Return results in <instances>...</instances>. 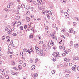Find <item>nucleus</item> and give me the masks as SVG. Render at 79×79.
Wrapping results in <instances>:
<instances>
[{
	"label": "nucleus",
	"mask_w": 79,
	"mask_h": 79,
	"mask_svg": "<svg viewBox=\"0 0 79 79\" xmlns=\"http://www.w3.org/2000/svg\"><path fill=\"white\" fill-rule=\"evenodd\" d=\"M48 14L49 15H52V12H51L50 11H49L48 12Z\"/></svg>",
	"instance_id": "473e14b6"
},
{
	"label": "nucleus",
	"mask_w": 79,
	"mask_h": 79,
	"mask_svg": "<svg viewBox=\"0 0 79 79\" xmlns=\"http://www.w3.org/2000/svg\"><path fill=\"white\" fill-rule=\"evenodd\" d=\"M2 75H5V72L3 71L2 72Z\"/></svg>",
	"instance_id": "f704fd0d"
},
{
	"label": "nucleus",
	"mask_w": 79,
	"mask_h": 79,
	"mask_svg": "<svg viewBox=\"0 0 79 79\" xmlns=\"http://www.w3.org/2000/svg\"><path fill=\"white\" fill-rule=\"evenodd\" d=\"M19 63V64H22L23 63V61L22 60H20Z\"/></svg>",
	"instance_id": "72a5a7b5"
},
{
	"label": "nucleus",
	"mask_w": 79,
	"mask_h": 79,
	"mask_svg": "<svg viewBox=\"0 0 79 79\" xmlns=\"http://www.w3.org/2000/svg\"><path fill=\"white\" fill-rule=\"evenodd\" d=\"M26 8L27 10H29L30 8V7L28 6H26Z\"/></svg>",
	"instance_id": "6ab92c4d"
},
{
	"label": "nucleus",
	"mask_w": 79,
	"mask_h": 79,
	"mask_svg": "<svg viewBox=\"0 0 79 79\" xmlns=\"http://www.w3.org/2000/svg\"><path fill=\"white\" fill-rule=\"evenodd\" d=\"M6 79H9V77L8 75H6Z\"/></svg>",
	"instance_id": "79ce46f5"
},
{
	"label": "nucleus",
	"mask_w": 79,
	"mask_h": 79,
	"mask_svg": "<svg viewBox=\"0 0 79 79\" xmlns=\"http://www.w3.org/2000/svg\"><path fill=\"white\" fill-rule=\"evenodd\" d=\"M11 73L12 75H15V72H13V71H11Z\"/></svg>",
	"instance_id": "c756f323"
},
{
	"label": "nucleus",
	"mask_w": 79,
	"mask_h": 79,
	"mask_svg": "<svg viewBox=\"0 0 79 79\" xmlns=\"http://www.w3.org/2000/svg\"><path fill=\"white\" fill-rule=\"evenodd\" d=\"M39 44H43V41H41L39 42Z\"/></svg>",
	"instance_id": "c85d7f7f"
},
{
	"label": "nucleus",
	"mask_w": 79,
	"mask_h": 79,
	"mask_svg": "<svg viewBox=\"0 0 79 79\" xmlns=\"http://www.w3.org/2000/svg\"><path fill=\"white\" fill-rule=\"evenodd\" d=\"M62 55L63 56H66V54H65V53H63L62 54Z\"/></svg>",
	"instance_id": "052dcab7"
},
{
	"label": "nucleus",
	"mask_w": 79,
	"mask_h": 79,
	"mask_svg": "<svg viewBox=\"0 0 79 79\" xmlns=\"http://www.w3.org/2000/svg\"><path fill=\"white\" fill-rule=\"evenodd\" d=\"M50 42H49L47 44V47L48 49H50L51 48V42H52V40H49Z\"/></svg>",
	"instance_id": "f03ea898"
},
{
	"label": "nucleus",
	"mask_w": 79,
	"mask_h": 79,
	"mask_svg": "<svg viewBox=\"0 0 79 79\" xmlns=\"http://www.w3.org/2000/svg\"><path fill=\"white\" fill-rule=\"evenodd\" d=\"M69 32L70 33H72L73 32V28H71L69 30Z\"/></svg>",
	"instance_id": "9d476101"
},
{
	"label": "nucleus",
	"mask_w": 79,
	"mask_h": 79,
	"mask_svg": "<svg viewBox=\"0 0 79 79\" xmlns=\"http://www.w3.org/2000/svg\"><path fill=\"white\" fill-rule=\"evenodd\" d=\"M35 68V65H33L31 68V70H33V69H34Z\"/></svg>",
	"instance_id": "6e6552de"
},
{
	"label": "nucleus",
	"mask_w": 79,
	"mask_h": 79,
	"mask_svg": "<svg viewBox=\"0 0 79 79\" xmlns=\"http://www.w3.org/2000/svg\"><path fill=\"white\" fill-rule=\"evenodd\" d=\"M30 62L31 63H33V60L32 59H31L30 61Z\"/></svg>",
	"instance_id": "37998d69"
},
{
	"label": "nucleus",
	"mask_w": 79,
	"mask_h": 79,
	"mask_svg": "<svg viewBox=\"0 0 79 79\" xmlns=\"http://www.w3.org/2000/svg\"><path fill=\"white\" fill-rule=\"evenodd\" d=\"M19 18H20V17L19 16H17L16 17V19L17 20H18V19H19Z\"/></svg>",
	"instance_id": "dca6fc26"
},
{
	"label": "nucleus",
	"mask_w": 79,
	"mask_h": 79,
	"mask_svg": "<svg viewBox=\"0 0 79 79\" xmlns=\"http://www.w3.org/2000/svg\"><path fill=\"white\" fill-rule=\"evenodd\" d=\"M31 11H33L35 12V13H36V10H34V8L33 7H31Z\"/></svg>",
	"instance_id": "0eeeda50"
},
{
	"label": "nucleus",
	"mask_w": 79,
	"mask_h": 79,
	"mask_svg": "<svg viewBox=\"0 0 79 79\" xmlns=\"http://www.w3.org/2000/svg\"><path fill=\"white\" fill-rule=\"evenodd\" d=\"M27 27V25H25L24 26V29H26Z\"/></svg>",
	"instance_id": "bf43d9fd"
},
{
	"label": "nucleus",
	"mask_w": 79,
	"mask_h": 79,
	"mask_svg": "<svg viewBox=\"0 0 79 79\" xmlns=\"http://www.w3.org/2000/svg\"><path fill=\"white\" fill-rule=\"evenodd\" d=\"M27 52L28 53H29V54H30V53H31V51L29 49H28L27 50Z\"/></svg>",
	"instance_id": "4be33fe9"
},
{
	"label": "nucleus",
	"mask_w": 79,
	"mask_h": 79,
	"mask_svg": "<svg viewBox=\"0 0 79 79\" xmlns=\"http://www.w3.org/2000/svg\"><path fill=\"white\" fill-rule=\"evenodd\" d=\"M19 13V10H17L16 11V14H18Z\"/></svg>",
	"instance_id": "774afa93"
},
{
	"label": "nucleus",
	"mask_w": 79,
	"mask_h": 79,
	"mask_svg": "<svg viewBox=\"0 0 79 79\" xmlns=\"http://www.w3.org/2000/svg\"><path fill=\"white\" fill-rule=\"evenodd\" d=\"M13 36H16V35H17V34L14 33L13 34Z\"/></svg>",
	"instance_id": "e433bc0d"
},
{
	"label": "nucleus",
	"mask_w": 79,
	"mask_h": 79,
	"mask_svg": "<svg viewBox=\"0 0 79 79\" xmlns=\"http://www.w3.org/2000/svg\"><path fill=\"white\" fill-rule=\"evenodd\" d=\"M36 53H37V54H38L39 55H40L41 53L40 51L39 50H36Z\"/></svg>",
	"instance_id": "9b49d317"
},
{
	"label": "nucleus",
	"mask_w": 79,
	"mask_h": 79,
	"mask_svg": "<svg viewBox=\"0 0 79 79\" xmlns=\"http://www.w3.org/2000/svg\"><path fill=\"white\" fill-rule=\"evenodd\" d=\"M76 24V23L75 22H73V26H75Z\"/></svg>",
	"instance_id": "338daca9"
},
{
	"label": "nucleus",
	"mask_w": 79,
	"mask_h": 79,
	"mask_svg": "<svg viewBox=\"0 0 79 79\" xmlns=\"http://www.w3.org/2000/svg\"><path fill=\"white\" fill-rule=\"evenodd\" d=\"M29 38H32H32H33V35H32V34H31L29 36Z\"/></svg>",
	"instance_id": "4468645a"
},
{
	"label": "nucleus",
	"mask_w": 79,
	"mask_h": 79,
	"mask_svg": "<svg viewBox=\"0 0 79 79\" xmlns=\"http://www.w3.org/2000/svg\"><path fill=\"white\" fill-rule=\"evenodd\" d=\"M26 18H27V20L28 22H29V21H30V18L28 17V16H27L26 17Z\"/></svg>",
	"instance_id": "1a4fd4ad"
},
{
	"label": "nucleus",
	"mask_w": 79,
	"mask_h": 79,
	"mask_svg": "<svg viewBox=\"0 0 79 79\" xmlns=\"http://www.w3.org/2000/svg\"><path fill=\"white\" fill-rule=\"evenodd\" d=\"M62 2L63 3H66V1H65V0H62Z\"/></svg>",
	"instance_id": "cd10ccee"
},
{
	"label": "nucleus",
	"mask_w": 79,
	"mask_h": 79,
	"mask_svg": "<svg viewBox=\"0 0 79 79\" xmlns=\"http://www.w3.org/2000/svg\"><path fill=\"white\" fill-rule=\"evenodd\" d=\"M23 52H27V49H24Z\"/></svg>",
	"instance_id": "6e6d98bb"
},
{
	"label": "nucleus",
	"mask_w": 79,
	"mask_h": 79,
	"mask_svg": "<svg viewBox=\"0 0 79 79\" xmlns=\"http://www.w3.org/2000/svg\"><path fill=\"white\" fill-rule=\"evenodd\" d=\"M40 51V54L41 55H44V51L43 49L41 50V49H39Z\"/></svg>",
	"instance_id": "39448f33"
},
{
	"label": "nucleus",
	"mask_w": 79,
	"mask_h": 79,
	"mask_svg": "<svg viewBox=\"0 0 79 79\" xmlns=\"http://www.w3.org/2000/svg\"><path fill=\"white\" fill-rule=\"evenodd\" d=\"M28 2H29V3H31L32 2V0H28Z\"/></svg>",
	"instance_id": "864d4df0"
},
{
	"label": "nucleus",
	"mask_w": 79,
	"mask_h": 79,
	"mask_svg": "<svg viewBox=\"0 0 79 79\" xmlns=\"http://www.w3.org/2000/svg\"><path fill=\"white\" fill-rule=\"evenodd\" d=\"M26 15H30V12L29 11H28L26 13Z\"/></svg>",
	"instance_id": "5701e85b"
},
{
	"label": "nucleus",
	"mask_w": 79,
	"mask_h": 79,
	"mask_svg": "<svg viewBox=\"0 0 79 79\" xmlns=\"http://www.w3.org/2000/svg\"><path fill=\"white\" fill-rule=\"evenodd\" d=\"M18 68L19 69H22V67L21 65H19Z\"/></svg>",
	"instance_id": "412c9836"
},
{
	"label": "nucleus",
	"mask_w": 79,
	"mask_h": 79,
	"mask_svg": "<svg viewBox=\"0 0 79 79\" xmlns=\"http://www.w3.org/2000/svg\"><path fill=\"white\" fill-rule=\"evenodd\" d=\"M21 6L23 8H25V5L22 4H21Z\"/></svg>",
	"instance_id": "2eb2a0df"
},
{
	"label": "nucleus",
	"mask_w": 79,
	"mask_h": 79,
	"mask_svg": "<svg viewBox=\"0 0 79 79\" xmlns=\"http://www.w3.org/2000/svg\"><path fill=\"white\" fill-rule=\"evenodd\" d=\"M38 38L39 39H41V36H38Z\"/></svg>",
	"instance_id": "13d9d810"
},
{
	"label": "nucleus",
	"mask_w": 79,
	"mask_h": 79,
	"mask_svg": "<svg viewBox=\"0 0 79 79\" xmlns=\"http://www.w3.org/2000/svg\"><path fill=\"white\" fill-rule=\"evenodd\" d=\"M8 34H11V31H9L8 32Z\"/></svg>",
	"instance_id": "680f3d73"
},
{
	"label": "nucleus",
	"mask_w": 79,
	"mask_h": 79,
	"mask_svg": "<svg viewBox=\"0 0 79 79\" xmlns=\"http://www.w3.org/2000/svg\"><path fill=\"white\" fill-rule=\"evenodd\" d=\"M52 26L54 28H55L56 27V24H54L52 25Z\"/></svg>",
	"instance_id": "b1692460"
},
{
	"label": "nucleus",
	"mask_w": 79,
	"mask_h": 79,
	"mask_svg": "<svg viewBox=\"0 0 79 79\" xmlns=\"http://www.w3.org/2000/svg\"><path fill=\"white\" fill-rule=\"evenodd\" d=\"M30 17L31 18H34V16L33 15H30Z\"/></svg>",
	"instance_id": "2f4dec72"
},
{
	"label": "nucleus",
	"mask_w": 79,
	"mask_h": 79,
	"mask_svg": "<svg viewBox=\"0 0 79 79\" xmlns=\"http://www.w3.org/2000/svg\"><path fill=\"white\" fill-rule=\"evenodd\" d=\"M14 69H15V70H16V71H17L18 69L16 68V67H14L13 68Z\"/></svg>",
	"instance_id": "4c0bfd02"
},
{
	"label": "nucleus",
	"mask_w": 79,
	"mask_h": 79,
	"mask_svg": "<svg viewBox=\"0 0 79 79\" xmlns=\"http://www.w3.org/2000/svg\"><path fill=\"white\" fill-rule=\"evenodd\" d=\"M14 31V29L13 28H11L10 30L9 31H10V32H13Z\"/></svg>",
	"instance_id": "f3484780"
},
{
	"label": "nucleus",
	"mask_w": 79,
	"mask_h": 79,
	"mask_svg": "<svg viewBox=\"0 0 79 79\" xmlns=\"http://www.w3.org/2000/svg\"><path fill=\"white\" fill-rule=\"evenodd\" d=\"M12 24L13 25V26H16L17 24H18V22L17 21H15L14 22L12 23Z\"/></svg>",
	"instance_id": "7ed1b4c3"
},
{
	"label": "nucleus",
	"mask_w": 79,
	"mask_h": 79,
	"mask_svg": "<svg viewBox=\"0 0 79 79\" xmlns=\"http://www.w3.org/2000/svg\"><path fill=\"white\" fill-rule=\"evenodd\" d=\"M55 73V71L53 70H52L51 71V73H52V74H54Z\"/></svg>",
	"instance_id": "a211bd4d"
},
{
	"label": "nucleus",
	"mask_w": 79,
	"mask_h": 79,
	"mask_svg": "<svg viewBox=\"0 0 79 79\" xmlns=\"http://www.w3.org/2000/svg\"><path fill=\"white\" fill-rule=\"evenodd\" d=\"M64 52L66 54H68V51L67 50H65L64 51Z\"/></svg>",
	"instance_id": "7c9ffc66"
},
{
	"label": "nucleus",
	"mask_w": 79,
	"mask_h": 79,
	"mask_svg": "<svg viewBox=\"0 0 79 79\" xmlns=\"http://www.w3.org/2000/svg\"><path fill=\"white\" fill-rule=\"evenodd\" d=\"M78 47V44H76L74 45V47H75V48H77Z\"/></svg>",
	"instance_id": "ddd939ff"
},
{
	"label": "nucleus",
	"mask_w": 79,
	"mask_h": 79,
	"mask_svg": "<svg viewBox=\"0 0 79 79\" xmlns=\"http://www.w3.org/2000/svg\"><path fill=\"white\" fill-rule=\"evenodd\" d=\"M42 13H43L44 15L45 14V11H44V10H42Z\"/></svg>",
	"instance_id": "0e129e2a"
},
{
	"label": "nucleus",
	"mask_w": 79,
	"mask_h": 79,
	"mask_svg": "<svg viewBox=\"0 0 79 79\" xmlns=\"http://www.w3.org/2000/svg\"><path fill=\"white\" fill-rule=\"evenodd\" d=\"M30 50L31 51V52H33V53L34 52V50H33V49H32V48L31 49H30Z\"/></svg>",
	"instance_id": "58836bf2"
},
{
	"label": "nucleus",
	"mask_w": 79,
	"mask_h": 79,
	"mask_svg": "<svg viewBox=\"0 0 79 79\" xmlns=\"http://www.w3.org/2000/svg\"><path fill=\"white\" fill-rule=\"evenodd\" d=\"M33 77H37V76H38V74L37 73H35L32 76Z\"/></svg>",
	"instance_id": "20e7f679"
},
{
	"label": "nucleus",
	"mask_w": 79,
	"mask_h": 79,
	"mask_svg": "<svg viewBox=\"0 0 79 79\" xmlns=\"http://www.w3.org/2000/svg\"><path fill=\"white\" fill-rule=\"evenodd\" d=\"M45 29L46 30H48V29H49V28L48 27V26H46L45 27Z\"/></svg>",
	"instance_id": "a878e982"
},
{
	"label": "nucleus",
	"mask_w": 79,
	"mask_h": 79,
	"mask_svg": "<svg viewBox=\"0 0 79 79\" xmlns=\"http://www.w3.org/2000/svg\"><path fill=\"white\" fill-rule=\"evenodd\" d=\"M47 18H48V19H50V16H49V15H47Z\"/></svg>",
	"instance_id": "603ef678"
},
{
	"label": "nucleus",
	"mask_w": 79,
	"mask_h": 79,
	"mask_svg": "<svg viewBox=\"0 0 79 79\" xmlns=\"http://www.w3.org/2000/svg\"><path fill=\"white\" fill-rule=\"evenodd\" d=\"M35 63H37V62L38 61V59H36L35 60Z\"/></svg>",
	"instance_id": "c03bdc74"
},
{
	"label": "nucleus",
	"mask_w": 79,
	"mask_h": 79,
	"mask_svg": "<svg viewBox=\"0 0 79 79\" xmlns=\"http://www.w3.org/2000/svg\"><path fill=\"white\" fill-rule=\"evenodd\" d=\"M66 76L67 77H69V75L67 74L66 75Z\"/></svg>",
	"instance_id": "3c124183"
},
{
	"label": "nucleus",
	"mask_w": 79,
	"mask_h": 79,
	"mask_svg": "<svg viewBox=\"0 0 79 79\" xmlns=\"http://www.w3.org/2000/svg\"><path fill=\"white\" fill-rule=\"evenodd\" d=\"M38 9L39 10H42V6H38Z\"/></svg>",
	"instance_id": "393cba45"
},
{
	"label": "nucleus",
	"mask_w": 79,
	"mask_h": 79,
	"mask_svg": "<svg viewBox=\"0 0 79 79\" xmlns=\"http://www.w3.org/2000/svg\"><path fill=\"white\" fill-rule=\"evenodd\" d=\"M65 15L66 16V17H67L68 18L69 17V15H68V13L66 12L65 13Z\"/></svg>",
	"instance_id": "423d86ee"
},
{
	"label": "nucleus",
	"mask_w": 79,
	"mask_h": 79,
	"mask_svg": "<svg viewBox=\"0 0 79 79\" xmlns=\"http://www.w3.org/2000/svg\"><path fill=\"white\" fill-rule=\"evenodd\" d=\"M64 31H65V29H63V30H62V32H63Z\"/></svg>",
	"instance_id": "e2e57ef3"
},
{
	"label": "nucleus",
	"mask_w": 79,
	"mask_h": 79,
	"mask_svg": "<svg viewBox=\"0 0 79 79\" xmlns=\"http://www.w3.org/2000/svg\"><path fill=\"white\" fill-rule=\"evenodd\" d=\"M17 24H18L19 26H20L21 25V22L20 21H18Z\"/></svg>",
	"instance_id": "aec40b11"
},
{
	"label": "nucleus",
	"mask_w": 79,
	"mask_h": 79,
	"mask_svg": "<svg viewBox=\"0 0 79 79\" xmlns=\"http://www.w3.org/2000/svg\"><path fill=\"white\" fill-rule=\"evenodd\" d=\"M20 55L21 56H23V52H20Z\"/></svg>",
	"instance_id": "bb28decb"
},
{
	"label": "nucleus",
	"mask_w": 79,
	"mask_h": 79,
	"mask_svg": "<svg viewBox=\"0 0 79 79\" xmlns=\"http://www.w3.org/2000/svg\"><path fill=\"white\" fill-rule=\"evenodd\" d=\"M3 71H4V69H0V71H1V72H2Z\"/></svg>",
	"instance_id": "49530a36"
},
{
	"label": "nucleus",
	"mask_w": 79,
	"mask_h": 79,
	"mask_svg": "<svg viewBox=\"0 0 79 79\" xmlns=\"http://www.w3.org/2000/svg\"><path fill=\"white\" fill-rule=\"evenodd\" d=\"M5 39V36H3L2 38V40H4V39Z\"/></svg>",
	"instance_id": "8fccbe9b"
},
{
	"label": "nucleus",
	"mask_w": 79,
	"mask_h": 79,
	"mask_svg": "<svg viewBox=\"0 0 79 79\" xmlns=\"http://www.w3.org/2000/svg\"><path fill=\"white\" fill-rule=\"evenodd\" d=\"M18 8L19 9V10H20L21 9V6L19 5L18 6Z\"/></svg>",
	"instance_id": "4d7b16f0"
},
{
	"label": "nucleus",
	"mask_w": 79,
	"mask_h": 79,
	"mask_svg": "<svg viewBox=\"0 0 79 79\" xmlns=\"http://www.w3.org/2000/svg\"><path fill=\"white\" fill-rule=\"evenodd\" d=\"M20 29H21V30H23V26H21L20 27Z\"/></svg>",
	"instance_id": "ea45409f"
},
{
	"label": "nucleus",
	"mask_w": 79,
	"mask_h": 79,
	"mask_svg": "<svg viewBox=\"0 0 79 79\" xmlns=\"http://www.w3.org/2000/svg\"><path fill=\"white\" fill-rule=\"evenodd\" d=\"M52 55H53L54 57H60V55H59V52H54L52 54Z\"/></svg>",
	"instance_id": "f257e3e1"
},
{
	"label": "nucleus",
	"mask_w": 79,
	"mask_h": 79,
	"mask_svg": "<svg viewBox=\"0 0 79 79\" xmlns=\"http://www.w3.org/2000/svg\"><path fill=\"white\" fill-rule=\"evenodd\" d=\"M62 48L63 50H65L66 49V48H65V47L64 46H62Z\"/></svg>",
	"instance_id": "de8ad7c7"
},
{
	"label": "nucleus",
	"mask_w": 79,
	"mask_h": 79,
	"mask_svg": "<svg viewBox=\"0 0 79 79\" xmlns=\"http://www.w3.org/2000/svg\"><path fill=\"white\" fill-rule=\"evenodd\" d=\"M37 1L39 2H42V0H37Z\"/></svg>",
	"instance_id": "69168bd1"
},
{
	"label": "nucleus",
	"mask_w": 79,
	"mask_h": 79,
	"mask_svg": "<svg viewBox=\"0 0 79 79\" xmlns=\"http://www.w3.org/2000/svg\"><path fill=\"white\" fill-rule=\"evenodd\" d=\"M79 59V58L78 57H77L75 58V60H78Z\"/></svg>",
	"instance_id": "a18cd8bd"
},
{
	"label": "nucleus",
	"mask_w": 79,
	"mask_h": 79,
	"mask_svg": "<svg viewBox=\"0 0 79 79\" xmlns=\"http://www.w3.org/2000/svg\"><path fill=\"white\" fill-rule=\"evenodd\" d=\"M56 58H53V61H56Z\"/></svg>",
	"instance_id": "5fc2aeb1"
},
{
	"label": "nucleus",
	"mask_w": 79,
	"mask_h": 79,
	"mask_svg": "<svg viewBox=\"0 0 79 79\" xmlns=\"http://www.w3.org/2000/svg\"><path fill=\"white\" fill-rule=\"evenodd\" d=\"M26 66V64L25 63H24L23 64V66L24 67H25Z\"/></svg>",
	"instance_id": "a19ab883"
},
{
	"label": "nucleus",
	"mask_w": 79,
	"mask_h": 79,
	"mask_svg": "<svg viewBox=\"0 0 79 79\" xmlns=\"http://www.w3.org/2000/svg\"><path fill=\"white\" fill-rule=\"evenodd\" d=\"M64 60L65 61H68V59H67V58H64Z\"/></svg>",
	"instance_id": "c9c22d12"
},
{
	"label": "nucleus",
	"mask_w": 79,
	"mask_h": 79,
	"mask_svg": "<svg viewBox=\"0 0 79 79\" xmlns=\"http://www.w3.org/2000/svg\"><path fill=\"white\" fill-rule=\"evenodd\" d=\"M51 37L52 39H55V35H52Z\"/></svg>",
	"instance_id": "f8f14e48"
},
{
	"label": "nucleus",
	"mask_w": 79,
	"mask_h": 79,
	"mask_svg": "<svg viewBox=\"0 0 79 79\" xmlns=\"http://www.w3.org/2000/svg\"><path fill=\"white\" fill-rule=\"evenodd\" d=\"M35 50H38L39 49V47H37V46H35Z\"/></svg>",
	"instance_id": "09e8293b"
}]
</instances>
